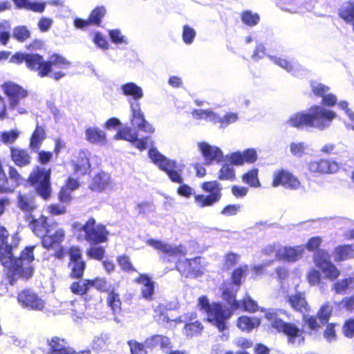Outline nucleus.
<instances>
[{
    "label": "nucleus",
    "instance_id": "obj_29",
    "mask_svg": "<svg viewBox=\"0 0 354 354\" xmlns=\"http://www.w3.org/2000/svg\"><path fill=\"white\" fill-rule=\"evenodd\" d=\"M46 129V125L37 123L29 139L28 147L32 151H38L41 147L47 138Z\"/></svg>",
    "mask_w": 354,
    "mask_h": 354
},
{
    "label": "nucleus",
    "instance_id": "obj_59",
    "mask_svg": "<svg viewBox=\"0 0 354 354\" xmlns=\"http://www.w3.org/2000/svg\"><path fill=\"white\" fill-rule=\"evenodd\" d=\"M319 151L322 154L327 156H337L339 154L337 145L333 142L324 144Z\"/></svg>",
    "mask_w": 354,
    "mask_h": 354
},
{
    "label": "nucleus",
    "instance_id": "obj_5",
    "mask_svg": "<svg viewBox=\"0 0 354 354\" xmlns=\"http://www.w3.org/2000/svg\"><path fill=\"white\" fill-rule=\"evenodd\" d=\"M227 158L230 162L221 165L217 178L222 181L233 182L236 180V171L233 166L253 164L257 160L258 156L255 149L248 148L243 151L232 152L227 156Z\"/></svg>",
    "mask_w": 354,
    "mask_h": 354
},
{
    "label": "nucleus",
    "instance_id": "obj_60",
    "mask_svg": "<svg viewBox=\"0 0 354 354\" xmlns=\"http://www.w3.org/2000/svg\"><path fill=\"white\" fill-rule=\"evenodd\" d=\"M196 31L194 28L189 26L188 25H185L183 28V40L187 44H190L193 42L195 37H196Z\"/></svg>",
    "mask_w": 354,
    "mask_h": 354
},
{
    "label": "nucleus",
    "instance_id": "obj_37",
    "mask_svg": "<svg viewBox=\"0 0 354 354\" xmlns=\"http://www.w3.org/2000/svg\"><path fill=\"white\" fill-rule=\"evenodd\" d=\"M261 324V319L257 317L241 315L236 320V326L242 331L251 332Z\"/></svg>",
    "mask_w": 354,
    "mask_h": 354
},
{
    "label": "nucleus",
    "instance_id": "obj_33",
    "mask_svg": "<svg viewBox=\"0 0 354 354\" xmlns=\"http://www.w3.org/2000/svg\"><path fill=\"white\" fill-rule=\"evenodd\" d=\"M17 206L24 212L32 213L37 208L35 196L30 193H19L17 196Z\"/></svg>",
    "mask_w": 354,
    "mask_h": 354
},
{
    "label": "nucleus",
    "instance_id": "obj_41",
    "mask_svg": "<svg viewBox=\"0 0 354 354\" xmlns=\"http://www.w3.org/2000/svg\"><path fill=\"white\" fill-rule=\"evenodd\" d=\"M242 181L252 188H259L261 187V183L259 178V169L253 167L247 171L241 176Z\"/></svg>",
    "mask_w": 354,
    "mask_h": 354
},
{
    "label": "nucleus",
    "instance_id": "obj_2",
    "mask_svg": "<svg viewBox=\"0 0 354 354\" xmlns=\"http://www.w3.org/2000/svg\"><path fill=\"white\" fill-rule=\"evenodd\" d=\"M71 230L78 241H86L90 244L86 254L91 259L102 261L106 254L105 248L99 245L109 241L110 232L103 223H97L95 218L89 217L84 224L75 221Z\"/></svg>",
    "mask_w": 354,
    "mask_h": 354
},
{
    "label": "nucleus",
    "instance_id": "obj_26",
    "mask_svg": "<svg viewBox=\"0 0 354 354\" xmlns=\"http://www.w3.org/2000/svg\"><path fill=\"white\" fill-rule=\"evenodd\" d=\"M184 317L185 321H187L183 328V333L185 336L193 337L202 333L204 329L202 323L198 320L191 322L196 319L197 313L196 312L185 313Z\"/></svg>",
    "mask_w": 354,
    "mask_h": 354
},
{
    "label": "nucleus",
    "instance_id": "obj_20",
    "mask_svg": "<svg viewBox=\"0 0 354 354\" xmlns=\"http://www.w3.org/2000/svg\"><path fill=\"white\" fill-rule=\"evenodd\" d=\"M199 260V257L179 260L176 263V268L185 277H197L202 274Z\"/></svg>",
    "mask_w": 354,
    "mask_h": 354
},
{
    "label": "nucleus",
    "instance_id": "obj_64",
    "mask_svg": "<svg viewBox=\"0 0 354 354\" xmlns=\"http://www.w3.org/2000/svg\"><path fill=\"white\" fill-rule=\"evenodd\" d=\"M342 333L348 338L354 337V319L351 318L345 321L342 326Z\"/></svg>",
    "mask_w": 354,
    "mask_h": 354
},
{
    "label": "nucleus",
    "instance_id": "obj_35",
    "mask_svg": "<svg viewBox=\"0 0 354 354\" xmlns=\"http://www.w3.org/2000/svg\"><path fill=\"white\" fill-rule=\"evenodd\" d=\"M85 138L91 144L102 145L106 143L105 132L96 127H91L85 130Z\"/></svg>",
    "mask_w": 354,
    "mask_h": 354
},
{
    "label": "nucleus",
    "instance_id": "obj_55",
    "mask_svg": "<svg viewBox=\"0 0 354 354\" xmlns=\"http://www.w3.org/2000/svg\"><path fill=\"white\" fill-rule=\"evenodd\" d=\"M352 282V277L344 278L343 279L337 281L333 285V290L337 294H342L348 289V286Z\"/></svg>",
    "mask_w": 354,
    "mask_h": 354
},
{
    "label": "nucleus",
    "instance_id": "obj_36",
    "mask_svg": "<svg viewBox=\"0 0 354 354\" xmlns=\"http://www.w3.org/2000/svg\"><path fill=\"white\" fill-rule=\"evenodd\" d=\"M106 302L113 315H118L121 313L122 301L120 294L115 288H111L107 291Z\"/></svg>",
    "mask_w": 354,
    "mask_h": 354
},
{
    "label": "nucleus",
    "instance_id": "obj_3",
    "mask_svg": "<svg viewBox=\"0 0 354 354\" xmlns=\"http://www.w3.org/2000/svg\"><path fill=\"white\" fill-rule=\"evenodd\" d=\"M309 111V112L299 111L291 115L286 124L297 129L315 128L324 130L329 127L336 118L335 112L319 105L312 106Z\"/></svg>",
    "mask_w": 354,
    "mask_h": 354
},
{
    "label": "nucleus",
    "instance_id": "obj_23",
    "mask_svg": "<svg viewBox=\"0 0 354 354\" xmlns=\"http://www.w3.org/2000/svg\"><path fill=\"white\" fill-rule=\"evenodd\" d=\"M304 252V245L279 248L275 252V258L279 261L295 262L301 258Z\"/></svg>",
    "mask_w": 354,
    "mask_h": 354
},
{
    "label": "nucleus",
    "instance_id": "obj_16",
    "mask_svg": "<svg viewBox=\"0 0 354 354\" xmlns=\"http://www.w3.org/2000/svg\"><path fill=\"white\" fill-rule=\"evenodd\" d=\"M4 94L10 101V107H18L20 102L28 95V92L21 86L11 81L5 82L2 86Z\"/></svg>",
    "mask_w": 354,
    "mask_h": 354
},
{
    "label": "nucleus",
    "instance_id": "obj_50",
    "mask_svg": "<svg viewBox=\"0 0 354 354\" xmlns=\"http://www.w3.org/2000/svg\"><path fill=\"white\" fill-rule=\"evenodd\" d=\"M131 354H148L147 348L145 342H140L135 339L127 341Z\"/></svg>",
    "mask_w": 354,
    "mask_h": 354
},
{
    "label": "nucleus",
    "instance_id": "obj_25",
    "mask_svg": "<svg viewBox=\"0 0 354 354\" xmlns=\"http://www.w3.org/2000/svg\"><path fill=\"white\" fill-rule=\"evenodd\" d=\"M131 111V122L139 129L147 133H153L154 129L152 125L148 123L144 117L140 109V104L138 102H129Z\"/></svg>",
    "mask_w": 354,
    "mask_h": 354
},
{
    "label": "nucleus",
    "instance_id": "obj_4",
    "mask_svg": "<svg viewBox=\"0 0 354 354\" xmlns=\"http://www.w3.org/2000/svg\"><path fill=\"white\" fill-rule=\"evenodd\" d=\"M286 314L282 309H268L265 311L264 318L269 322V328L278 333L286 336L287 342L292 346L304 342V331L294 322H286L279 317V314Z\"/></svg>",
    "mask_w": 354,
    "mask_h": 354
},
{
    "label": "nucleus",
    "instance_id": "obj_15",
    "mask_svg": "<svg viewBox=\"0 0 354 354\" xmlns=\"http://www.w3.org/2000/svg\"><path fill=\"white\" fill-rule=\"evenodd\" d=\"M19 304L28 310L41 311L45 308V301L30 288L19 292L17 297Z\"/></svg>",
    "mask_w": 354,
    "mask_h": 354
},
{
    "label": "nucleus",
    "instance_id": "obj_52",
    "mask_svg": "<svg viewBox=\"0 0 354 354\" xmlns=\"http://www.w3.org/2000/svg\"><path fill=\"white\" fill-rule=\"evenodd\" d=\"M333 310L328 304H324L317 311V316L322 324H326L332 315Z\"/></svg>",
    "mask_w": 354,
    "mask_h": 354
},
{
    "label": "nucleus",
    "instance_id": "obj_10",
    "mask_svg": "<svg viewBox=\"0 0 354 354\" xmlns=\"http://www.w3.org/2000/svg\"><path fill=\"white\" fill-rule=\"evenodd\" d=\"M201 187L203 191L209 194L194 195V201L198 207H210L221 200L223 187L217 180L205 181L201 183Z\"/></svg>",
    "mask_w": 354,
    "mask_h": 354
},
{
    "label": "nucleus",
    "instance_id": "obj_47",
    "mask_svg": "<svg viewBox=\"0 0 354 354\" xmlns=\"http://www.w3.org/2000/svg\"><path fill=\"white\" fill-rule=\"evenodd\" d=\"M239 302H241L240 309L243 311L252 313L259 310L258 303L248 295L243 297Z\"/></svg>",
    "mask_w": 354,
    "mask_h": 354
},
{
    "label": "nucleus",
    "instance_id": "obj_17",
    "mask_svg": "<svg viewBox=\"0 0 354 354\" xmlns=\"http://www.w3.org/2000/svg\"><path fill=\"white\" fill-rule=\"evenodd\" d=\"M47 345L48 346V354H91L90 348L76 351L69 346L64 338L57 336L47 339Z\"/></svg>",
    "mask_w": 354,
    "mask_h": 354
},
{
    "label": "nucleus",
    "instance_id": "obj_51",
    "mask_svg": "<svg viewBox=\"0 0 354 354\" xmlns=\"http://www.w3.org/2000/svg\"><path fill=\"white\" fill-rule=\"evenodd\" d=\"M241 17L243 23L249 26H256L260 20L259 15L257 13H253L250 10L243 11Z\"/></svg>",
    "mask_w": 354,
    "mask_h": 354
},
{
    "label": "nucleus",
    "instance_id": "obj_27",
    "mask_svg": "<svg viewBox=\"0 0 354 354\" xmlns=\"http://www.w3.org/2000/svg\"><path fill=\"white\" fill-rule=\"evenodd\" d=\"M57 223H53L50 224L48 223V218L43 214L40 215L38 218L31 216L29 221L28 227L32 232L37 236L42 237L47 230H49L53 227H57Z\"/></svg>",
    "mask_w": 354,
    "mask_h": 354
},
{
    "label": "nucleus",
    "instance_id": "obj_39",
    "mask_svg": "<svg viewBox=\"0 0 354 354\" xmlns=\"http://www.w3.org/2000/svg\"><path fill=\"white\" fill-rule=\"evenodd\" d=\"M109 183L108 175L104 172H100L93 176L89 188L93 192H101L107 188Z\"/></svg>",
    "mask_w": 354,
    "mask_h": 354
},
{
    "label": "nucleus",
    "instance_id": "obj_28",
    "mask_svg": "<svg viewBox=\"0 0 354 354\" xmlns=\"http://www.w3.org/2000/svg\"><path fill=\"white\" fill-rule=\"evenodd\" d=\"M10 158L14 165L19 168L31 164L32 157L27 149L19 147H10Z\"/></svg>",
    "mask_w": 354,
    "mask_h": 354
},
{
    "label": "nucleus",
    "instance_id": "obj_14",
    "mask_svg": "<svg viewBox=\"0 0 354 354\" xmlns=\"http://www.w3.org/2000/svg\"><path fill=\"white\" fill-rule=\"evenodd\" d=\"M308 171L313 176L333 174L339 171V164L331 159L311 160L307 163Z\"/></svg>",
    "mask_w": 354,
    "mask_h": 354
},
{
    "label": "nucleus",
    "instance_id": "obj_43",
    "mask_svg": "<svg viewBox=\"0 0 354 354\" xmlns=\"http://www.w3.org/2000/svg\"><path fill=\"white\" fill-rule=\"evenodd\" d=\"M248 270L249 266L247 264L235 268L231 273V283L236 286H240L242 283V279L247 275Z\"/></svg>",
    "mask_w": 354,
    "mask_h": 354
},
{
    "label": "nucleus",
    "instance_id": "obj_31",
    "mask_svg": "<svg viewBox=\"0 0 354 354\" xmlns=\"http://www.w3.org/2000/svg\"><path fill=\"white\" fill-rule=\"evenodd\" d=\"M74 174L83 176L91 172V164L86 155L81 151L71 162Z\"/></svg>",
    "mask_w": 354,
    "mask_h": 354
},
{
    "label": "nucleus",
    "instance_id": "obj_24",
    "mask_svg": "<svg viewBox=\"0 0 354 354\" xmlns=\"http://www.w3.org/2000/svg\"><path fill=\"white\" fill-rule=\"evenodd\" d=\"M40 55H41L37 53L17 52L10 57V62L16 64H21L25 62L26 67L29 70L37 73Z\"/></svg>",
    "mask_w": 354,
    "mask_h": 354
},
{
    "label": "nucleus",
    "instance_id": "obj_11",
    "mask_svg": "<svg viewBox=\"0 0 354 354\" xmlns=\"http://www.w3.org/2000/svg\"><path fill=\"white\" fill-rule=\"evenodd\" d=\"M67 254L69 277L73 279H82L86 268V262L83 259L81 248L77 245H71L67 250Z\"/></svg>",
    "mask_w": 354,
    "mask_h": 354
},
{
    "label": "nucleus",
    "instance_id": "obj_9",
    "mask_svg": "<svg viewBox=\"0 0 354 354\" xmlns=\"http://www.w3.org/2000/svg\"><path fill=\"white\" fill-rule=\"evenodd\" d=\"M149 156L161 171L166 173L172 183L177 184L183 183V167L176 160L167 158L156 149H151L149 151Z\"/></svg>",
    "mask_w": 354,
    "mask_h": 354
},
{
    "label": "nucleus",
    "instance_id": "obj_63",
    "mask_svg": "<svg viewBox=\"0 0 354 354\" xmlns=\"http://www.w3.org/2000/svg\"><path fill=\"white\" fill-rule=\"evenodd\" d=\"M91 288L95 287L100 292H106L109 290L107 288V280L105 278L95 277L91 279Z\"/></svg>",
    "mask_w": 354,
    "mask_h": 354
},
{
    "label": "nucleus",
    "instance_id": "obj_7",
    "mask_svg": "<svg viewBox=\"0 0 354 354\" xmlns=\"http://www.w3.org/2000/svg\"><path fill=\"white\" fill-rule=\"evenodd\" d=\"M197 307L207 314V321L214 324L220 332L226 329L225 322L232 316L230 309L224 308L220 302L209 303L206 295H201L198 297Z\"/></svg>",
    "mask_w": 354,
    "mask_h": 354
},
{
    "label": "nucleus",
    "instance_id": "obj_34",
    "mask_svg": "<svg viewBox=\"0 0 354 354\" xmlns=\"http://www.w3.org/2000/svg\"><path fill=\"white\" fill-rule=\"evenodd\" d=\"M334 261L342 262L354 258V245L343 244L336 246L333 251Z\"/></svg>",
    "mask_w": 354,
    "mask_h": 354
},
{
    "label": "nucleus",
    "instance_id": "obj_42",
    "mask_svg": "<svg viewBox=\"0 0 354 354\" xmlns=\"http://www.w3.org/2000/svg\"><path fill=\"white\" fill-rule=\"evenodd\" d=\"M74 281L70 286L71 291L77 295H86L88 290L91 288V279H87L82 281Z\"/></svg>",
    "mask_w": 354,
    "mask_h": 354
},
{
    "label": "nucleus",
    "instance_id": "obj_56",
    "mask_svg": "<svg viewBox=\"0 0 354 354\" xmlns=\"http://www.w3.org/2000/svg\"><path fill=\"white\" fill-rule=\"evenodd\" d=\"M240 260V255L233 252H227L224 256L223 266L226 269L235 266Z\"/></svg>",
    "mask_w": 354,
    "mask_h": 354
},
{
    "label": "nucleus",
    "instance_id": "obj_49",
    "mask_svg": "<svg viewBox=\"0 0 354 354\" xmlns=\"http://www.w3.org/2000/svg\"><path fill=\"white\" fill-rule=\"evenodd\" d=\"M223 299L230 306L232 310L241 308V302L236 299V293L229 289H225L222 292Z\"/></svg>",
    "mask_w": 354,
    "mask_h": 354
},
{
    "label": "nucleus",
    "instance_id": "obj_12",
    "mask_svg": "<svg viewBox=\"0 0 354 354\" xmlns=\"http://www.w3.org/2000/svg\"><path fill=\"white\" fill-rule=\"evenodd\" d=\"M315 266L324 274V277L330 281L337 280L341 271L330 260V254L327 250H319L313 257Z\"/></svg>",
    "mask_w": 354,
    "mask_h": 354
},
{
    "label": "nucleus",
    "instance_id": "obj_19",
    "mask_svg": "<svg viewBox=\"0 0 354 354\" xmlns=\"http://www.w3.org/2000/svg\"><path fill=\"white\" fill-rule=\"evenodd\" d=\"M66 237V232L62 227L50 228L41 239V245L46 250H54L61 245Z\"/></svg>",
    "mask_w": 354,
    "mask_h": 354
},
{
    "label": "nucleus",
    "instance_id": "obj_46",
    "mask_svg": "<svg viewBox=\"0 0 354 354\" xmlns=\"http://www.w3.org/2000/svg\"><path fill=\"white\" fill-rule=\"evenodd\" d=\"M106 12V8L102 6L95 8L88 16L90 23L92 25L100 26L101 20L104 17Z\"/></svg>",
    "mask_w": 354,
    "mask_h": 354
},
{
    "label": "nucleus",
    "instance_id": "obj_53",
    "mask_svg": "<svg viewBox=\"0 0 354 354\" xmlns=\"http://www.w3.org/2000/svg\"><path fill=\"white\" fill-rule=\"evenodd\" d=\"M19 136V132L17 129L10 131H4L1 133L0 140L4 144H12Z\"/></svg>",
    "mask_w": 354,
    "mask_h": 354
},
{
    "label": "nucleus",
    "instance_id": "obj_40",
    "mask_svg": "<svg viewBox=\"0 0 354 354\" xmlns=\"http://www.w3.org/2000/svg\"><path fill=\"white\" fill-rule=\"evenodd\" d=\"M122 94L126 96H131L135 101L138 102L142 98L144 93L142 88L134 82H127L121 86Z\"/></svg>",
    "mask_w": 354,
    "mask_h": 354
},
{
    "label": "nucleus",
    "instance_id": "obj_45",
    "mask_svg": "<svg viewBox=\"0 0 354 354\" xmlns=\"http://www.w3.org/2000/svg\"><path fill=\"white\" fill-rule=\"evenodd\" d=\"M138 137L136 131H133L130 127H124L119 129L115 136V138L117 140H124L131 143H134Z\"/></svg>",
    "mask_w": 354,
    "mask_h": 354
},
{
    "label": "nucleus",
    "instance_id": "obj_13",
    "mask_svg": "<svg viewBox=\"0 0 354 354\" xmlns=\"http://www.w3.org/2000/svg\"><path fill=\"white\" fill-rule=\"evenodd\" d=\"M146 243L155 250L162 252L160 258L164 263H171L176 259L185 255V252L180 246H172L160 240L153 239H147Z\"/></svg>",
    "mask_w": 354,
    "mask_h": 354
},
{
    "label": "nucleus",
    "instance_id": "obj_22",
    "mask_svg": "<svg viewBox=\"0 0 354 354\" xmlns=\"http://www.w3.org/2000/svg\"><path fill=\"white\" fill-rule=\"evenodd\" d=\"M286 301L293 310L302 315H305L310 310V306L304 292L296 291L293 294L288 295Z\"/></svg>",
    "mask_w": 354,
    "mask_h": 354
},
{
    "label": "nucleus",
    "instance_id": "obj_21",
    "mask_svg": "<svg viewBox=\"0 0 354 354\" xmlns=\"http://www.w3.org/2000/svg\"><path fill=\"white\" fill-rule=\"evenodd\" d=\"M198 146L206 165H210L214 162L219 163L223 160V153L219 147L205 142H199Z\"/></svg>",
    "mask_w": 354,
    "mask_h": 354
},
{
    "label": "nucleus",
    "instance_id": "obj_6",
    "mask_svg": "<svg viewBox=\"0 0 354 354\" xmlns=\"http://www.w3.org/2000/svg\"><path fill=\"white\" fill-rule=\"evenodd\" d=\"M38 65L37 75L40 77L50 76L53 80L58 81L66 75L72 63L66 57L58 53H53L47 60L40 55Z\"/></svg>",
    "mask_w": 354,
    "mask_h": 354
},
{
    "label": "nucleus",
    "instance_id": "obj_1",
    "mask_svg": "<svg viewBox=\"0 0 354 354\" xmlns=\"http://www.w3.org/2000/svg\"><path fill=\"white\" fill-rule=\"evenodd\" d=\"M21 236L19 232L10 234L8 229L0 225V263L3 267V277L10 286L18 279L28 280L35 271L34 250L36 245L26 246L18 257L14 251L19 248Z\"/></svg>",
    "mask_w": 354,
    "mask_h": 354
},
{
    "label": "nucleus",
    "instance_id": "obj_38",
    "mask_svg": "<svg viewBox=\"0 0 354 354\" xmlns=\"http://www.w3.org/2000/svg\"><path fill=\"white\" fill-rule=\"evenodd\" d=\"M17 9H24L41 13L46 8L45 2H36L31 0H12Z\"/></svg>",
    "mask_w": 354,
    "mask_h": 354
},
{
    "label": "nucleus",
    "instance_id": "obj_18",
    "mask_svg": "<svg viewBox=\"0 0 354 354\" xmlns=\"http://www.w3.org/2000/svg\"><path fill=\"white\" fill-rule=\"evenodd\" d=\"M271 185L273 187L282 186L286 189H297L300 187V181L290 171L281 169L275 171L272 175Z\"/></svg>",
    "mask_w": 354,
    "mask_h": 354
},
{
    "label": "nucleus",
    "instance_id": "obj_58",
    "mask_svg": "<svg viewBox=\"0 0 354 354\" xmlns=\"http://www.w3.org/2000/svg\"><path fill=\"white\" fill-rule=\"evenodd\" d=\"M37 156V161L41 165H46L48 164L53 158V153L50 151L40 150L39 149Z\"/></svg>",
    "mask_w": 354,
    "mask_h": 354
},
{
    "label": "nucleus",
    "instance_id": "obj_61",
    "mask_svg": "<svg viewBox=\"0 0 354 354\" xmlns=\"http://www.w3.org/2000/svg\"><path fill=\"white\" fill-rule=\"evenodd\" d=\"M322 242V239L320 236H313L308 239L305 247L310 252H315V254L317 251L320 250L319 248L320 247Z\"/></svg>",
    "mask_w": 354,
    "mask_h": 354
},
{
    "label": "nucleus",
    "instance_id": "obj_57",
    "mask_svg": "<svg viewBox=\"0 0 354 354\" xmlns=\"http://www.w3.org/2000/svg\"><path fill=\"white\" fill-rule=\"evenodd\" d=\"M10 26L7 22L0 23V43L6 46L10 38Z\"/></svg>",
    "mask_w": 354,
    "mask_h": 354
},
{
    "label": "nucleus",
    "instance_id": "obj_44",
    "mask_svg": "<svg viewBox=\"0 0 354 354\" xmlns=\"http://www.w3.org/2000/svg\"><path fill=\"white\" fill-rule=\"evenodd\" d=\"M339 16L346 22L354 21V3L346 2L339 10Z\"/></svg>",
    "mask_w": 354,
    "mask_h": 354
},
{
    "label": "nucleus",
    "instance_id": "obj_8",
    "mask_svg": "<svg viewBox=\"0 0 354 354\" xmlns=\"http://www.w3.org/2000/svg\"><path fill=\"white\" fill-rule=\"evenodd\" d=\"M26 182L43 200L48 201L51 198L53 191L50 168L35 166L30 172Z\"/></svg>",
    "mask_w": 354,
    "mask_h": 354
},
{
    "label": "nucleus",
    "instance_id": "obj_48",
    "mask_svg": "<svg viewBox=\"0 0 354 354\" xmlns=\"http://www.w3.org/2000/svg\"><path fill=\"white\" fill-rule=\"evenodd\" d=\"M117 262L122 271L127 273L137 272L129 256L122 254L117 257Z\"/></svg>",
    "mask_w": 354,
    "mask_h": 354
},
{
    "label": "nucleus",
    "instance_id": "obj_62",
    "mask_svg": "<svg viewBox=\"0 0 354 354\" xmlns=\"http://www.w3.org/2000/svg\"><path fill=\"white\" fill-rule=\"evenodd\" d=\"M335 323H328L326 329L324 331V337L328 342H331L335 341L337 339V335L335 331Z\"/></svg>",
    "mask_w": 354,
    "mask_h": 354
},
{
    "label": "nucleus",
    "instance_id": "obj_30",
    "mask_svg": "<svg viewBox=\"0 0 354 354\" xmlns=\"http://www.w3.org/2000/svg\"><path fill=\"white\" fill-rule=\"evenodd\" d=\"M135 283L142 285L141 295L147 300H152L155 292V282L145 273L139 274L134 279Z\"/></svg>",
    "mask_w": 354,
    "mask_h": 354
},
{
    "label": "nucleus",
    "instance_id": "obj_32",
    "mask_svg": "<svg viewBox=\"0 0 354 354\" xmlns=\"http://www.w3.org/2000/svg\"><path fill=\"white\" fill-rule=\"evenodd\" d=\"M145 344L147 348L153 350L159 346L162 351L169 350L171 348L170 339L163 335L154 334L145 339Z\"/></svg>",
    "mask_w": 354,
    "mask_h": 354
},
{
    "label": "nucleus",
    "instance_id": "obj_54",
    "mask_svg": "<svg viewBox=\"0 0 354 354\" xmlns=\"http://www.w3.org/2000/svg\"><path fill=\"white\" fill-rule=\"evenodd\" d=\"M13 37L19 41H25L30 37V32L24 26H19L13 30Z\"/></svg>",
    "mask_w": 354,
    "mask_h": 354
}]
</instances>
